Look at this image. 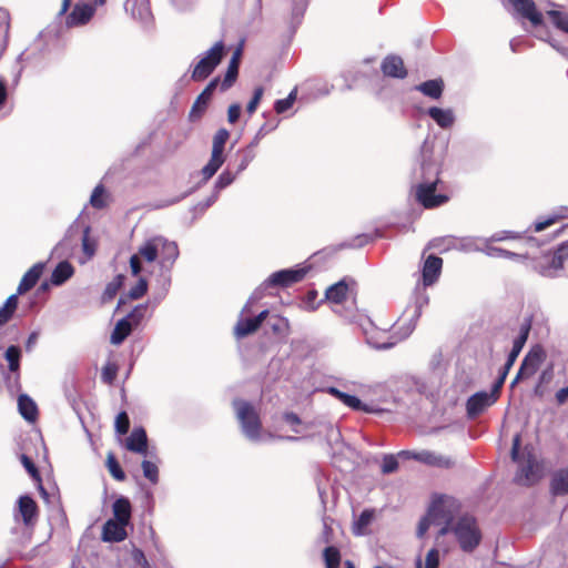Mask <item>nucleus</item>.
<instances>
[{
  "label": "nucleus",
  "instance_id": "f257e3e1",
  "mask_svg": "<svg viewBox=\"0 0 568 568\" xmlns=\"http://www.w3.org/2000/svg\"><path fill=\"white\" fill-rule=\"evenodd\" d=\"M440 171L442 161L424 149L422 162L413 173L412 190L416 201L425 209H434L448 201V196L435 193L440 182Z\"/></svg>",
  "mask_w": 568,
  "mask_h": 568
},
{
  "label": "nucleus",
  "instance_id": "f03ea898",
  "mask_svg": "<svg viewBox=\"0 0 568 568\" xmlns=\"http://www.w3.org/2000/svg\"><path fill=\"white\" fill-rule=\"evenodd\" d=\"M308 270L310 266H298L296 268H286L272 273L252 294L247 303L244 305L241 315L250 312L251 304L260 300L266 288L271 286L287 287L297 283L305 277Z\"/></svg>",
  "mask_w": 568,
  "mask_h": 568
},
{
  "label": "nucleus",
  "instance_id": "7ed1b4c3",
  "mask_svg": "<svg viewBox=\"0 0 568 568\" xmlns=\"http://www.w3.org/2000/svg\"><path fill=\"white\" fill-rule=\"evenodd\" d=\"M458 509V503L452 497L443 496L432 503L427 513L433 520V526L439 527L437 539L449 534L452 526L457 520Z\"/></svg>",
  "mask_w": 568,
  "mask_h": 568
},
{
  "label": "nucleus",
  "instance_id": "20e7f679",
  "mask_svg": "<svg viewBox=\"0 0 568 568\" xmlns=\"http://www.w3.org/2000/svg\"><path fill=\"white\" fill-rule=\"evenodd\" d=\"M236 417L240 422L243 435L253 443L262 442V424L255 408L247 402L236 399L233 402Z\"/></svg>",
  "mask_w": 568,
  "mask_h": 568
},
{
  "label": "nucleus",
  "instance_id": "39448f33",
  "mask_svg": "<svg viewBox=\"0 0 568 568\" xmlns=\"http://www.w3.org/2000/svg\"><path fill=\"white\" fill-rule=\"evenodd\" d=\"M462 550L471 552L481 540V532L474 517L464 515L457 518L450 531Z\"/></svg>",
  "mask_w": 568,
  "mask_h": 568
},
{
  "label": "nucleus",
  "instance_id": "423d86ee",
  "mask_svg": "<svg viewBox=\"0 0 568 568\" xmlns=\"http://www.w3.org/2000/svg\"><path fill=\"white\" fill-rule=\"evenodd\" d=\"M335 313L349 322H357L372 347L387 349L395 345V342H390L389 337L386 336V329H378L369 317L358 314H344L337 310Z\"/></svg>",
  "mask_w": 568,
  "mask_h": 568
},
{
  "label": "nucleus",
  "instance_id": "0eeeda50",
  "mask_svg": "<svg viewBox=\"0 0 568 568\" xmlns=\"http://www.w3.org/2000/svg\"><path fill=\"white\" fill-rule=\"evenodd\" d=\"M225 54L223 41H217L199 59L192 70L191 78L194 81H203L210 77L220 64Z\"/></svg>",
  "mask_w": 568,
  "mask_h": 568
},
{
  "label": "nucleus",
  "instance_id": "6e6552de",
  "mask_svg": "<svg viewBox=\"0 0 568 568\" xmlns=\"http://www.w3.org/2000/svg\"><path fill=\"white\" fill-rule=\"evenodd\" d=\"M538 272L547 277H556L568 267V258L560 246L557 251L545 254L537 263Z\"/></svg>",
  "mask_w": 568,
  "mask_h": 568
},
{
  "label": "nucleus",
  "instance_id": "1a4fd4ad",
  "mask_svg": "<svg viewBox=\"0 0 568 568\" xmlns=\"http://www.w3.org/2000/svg\"><path fill=\"white\" fill-rule=\"evenodd\" d=\"M159 258L158 236L146 240L130 258L132 275L138 276L142 271L141 261L153 263Z\"/></svg>",
  "mask_w": 568,
  "mask_h": 568
},
{
  "label": "nucleus",
  "instance_id": "9d476101",
  "mask_svg": "<svg viewBox=\"0 0 568 568\" xmlns=\"http://www.w3.org/2000/svg\"><path fill=\"white\" fill-rule=\"evenodd\" d=\"M518 237L517 233L511 231H503L491 235L489 239L480 240L483 242V252L490 257H501V258H520L523 257L520 254L490 245V242H499L508 239Z\"/></svg>",
  "mask_w": 568,
  "mask_h": 568
},
{
  "label": "nucleus",
  "instance_id": "9b49d317",
  "mask_svg": "<svg viewBox=\"0 0 568 568\" xmlns=\"http://www.w3.org/2000/svg\"><path fill=\"white\" fill-rule=\"evenodd\" d=\"M349 294V284L346 278L328 286L325 291V300L335 305L333 311L336 310L344 314H356L351 308H343L341 305L347 300Z\"/></svg>",
  "mask_w": 568,
  "mask_h": 568
},
{
  "label": "nucleus",
  "instance_id": "f8f14e48",
  "mask_svg": "<svg viewBox=\"0 0 568 568\" xmlns=\"http://www.w3.org/2000/svg\"><path fill=\"white\" fill-rule=\"evenodd\" d=\"M498 397L493 392H477L466 403L467 416L475 418L486 408L496 403Z\"/></svg>",
  "mask_w": 568,
  "mask_h": 568
},
{
  "label": "nucleus",
  "instance_id": "ddd939ff",
  "mask_svg": "<svg viewBox=\"0 0 568 568\" xmlns=\"http://www.w3.org/2000/svg\"><path fill=\"white\" fill-rule=\"evenodd\" d=\"M545 357L544 351L540 347H535L525 356L520 368L511 383V387L523 377L534 375L539 368Z\"/></svg>",
  "mask_w": 568,
  "mask_h": 568
},
{
  "label": "nucleus",
  "instance_id": "4468645a",
  "mask_svg": "<svg viewBox=\"0 0 568 568\" xmlns=\"http://www.w3.org/2000/svg\"><path fill=\"white\" fill-rule=\"evenodd\" d=\"M220 83V79L215 78L205 87V89L200 93V95L194 101L190 113L189 119L190 121L194 122L201 119L204 111L206 110V106L209 104V101L211 97L213 95V92L215 91L216 87Z\"/></svg>",
  "mask_w": 568,
  "mask_h": 568
},
{
  "label": "nucleus",
  "instance_id": "2eb2a0df",
  "mask_svg": "<svg viewBox=\"0 0 568 568\" xmlns=\"http://www.w3.org/2000/svg\"><path fill=\"white\" fill-rule=\"evenodd\" d=\"M531 327V321L530 318H526L519 328L518 336L513 342V348L508 354L507 361L504 364L503 368L506 369V372H509L513 367L514 363L516 362L518 355L520 354L527 338L529 335V331Z\"/></svg>",
  "mask_w": 568,
  "mask_h": 568
},
{
  "label": "nucleus",
  "instance_id": "dca6fc26",
  "mask_svg": "<svg viewBox=\"0 0 568 568\" xmlns=\"http://www.w3.org/2000/svg\"><path fill=\"white\" fill-rule=\"evenodd\" d=\"M159 263L163 268H170L179 257L178 244L163 236H158Z\"/></svg>",
  "mask_w": 568,
  "mask_h": 568
},
{
  "label": "nucleus",
  "instance_id": "f3484780",
  "mask_svg": "<svg viewBox=\"0 0 568 568\" xmlns=\"http://www.w3.org/2000/svg\"><path fill=\"white\" fill-rule=\"evenodd\" d=\"M513 6L514 10L520 14V17L529 20L532 26H539L542 23V14L537 10L536 4L532 0H508Z\"/></svg>",
  "mask_w": 568,
  "mask_h": 568
},
{
  "label": "nucleus",
  "instance_id": "a211bd4d",
  "mask_svg": "<svg viewBox=\"0 0 568 568\" xmlns=\"http://www.w3.org/2000/svg\"><path fill=\"white\" fill-rule=\"evenodd\" d=\"M538 471L531 458L520 463L519 469L515 475L514 480L520 486H532L538 480Z\"/></svg>",
  "mask_w": 568,
  "mask_h": 568
},
{
  "label": "nucleus",
  "instance_id": "6ab92c4d",
  "mask_svg": "<svg viewBox=\"0 0 568 568\" xmlns=\"http://www.w3.org/2000/svg\"><path fill=\"white\" fill-rule=\"evenodd\" d=\"M126 524L109 519L102 527V540L106 542H120L126 538Z\"/></svg>",
  "mask_w": 568,
  "mask_h": 568
},
{
  "label": "nucleus",
  "instance_id": "aec40b11",
  "mask_svg": "<svg viewBox=\"0 0 568 568\" xmlns=\"http://www.w3.org/2000/svg\"><path fill=\"white\" fill-rule=\"evenodd\" d=\"M326 393L334 396L339 402H342L345 406H347L354 410H363L366 413L374 412V409L371 406H368L367 404H364L358 397H356L354 395H349L347 393H344L336 387H327Z\"/></svg>",
  "mask_w": 568,
  "mask_h": 568
},
{
  "label": "nucleus",
  "instance_id": "412c9836",
  "mask_svg": "<svg viewBox=\"0 0 568 568\" xmlns=\"http://www.w3.org/2000/svg\"><path fill=\"white\" fill-rule=\"evenodd\" d=\"M94 8L88 3H77L71 11V13L67 17V26L68 27H77L85 24L90 21L92 16L94 14Z\"/></svg>",
  "mask_w": 568,
  "mask_h": 568
},
{
  "label": "nucleus",
  "instance_id": "4be33fe9",
  "mask_svg": "<svg viewBox=\"0 0 568 568\" xmlns=\"http://www.w3.org/2000/svg\"><path fill=\"white\" fill-rule=\"evenodd\" d=\"M381 68L386 77L404 79L407 75L403 59L395 54L387 55L383 60Z\"/></svg>",
  "mask_w": 568,
  "mask_h": 568
},
{
  "label": "nucleus",
  "instance_id": "5701e85b",
  "mask_svg": "<svg viewBox=\"0 0 568 568\" xmlns=\"http://www.w3.org/2000/svg\"><path fill=\"white\" fill-rule=\"evenodd\" d=\"M443 260L435 255H429L423 267V284L424 286L433 285L442 271Z\"/></svg>",
  "mask_w": 568,
  "mask_h": 568
},
{
  "label": "nucleus",
  "instance_id": "b1692460",
  "mask_svg": "<svg viewBox=\"0 0 568 568\" xmlns=\"http://www.w3.org/2000/svg\"><path fill=\"white\" fill-rule=\"evenodd\" d=\"M125 447L128 450L146 455L148 453V436L142 427H136L132 430L126 438Z\"/></svg>",
  "mask_w": 568,
  "mask_h": 568
},
{
  "label": "nucleus",
  "instance_id": "393cba45",
  "mask_svg": "<svg viewBox=\"0 0 568 568\" xmlns=\"http://www.w3.org/2000/svg\"><path fill=\"white\" fill-rule=\"evenodd\" d=\"M44 270L43 263H36L21 278L17 294L21 295L30 291L39 281Z\"/></svg>",
  "mask_w": 568,
  "mask_h": 568
},
{
  "label": "nucleus",
  "instance_id": "a878e982",
  "mask_svg": "<svg viewBox=\"0 0 568 568\" xmlns=\"http://www.w3.org/2000/svg\"><path fill=\"white\" fill-rule=\"evenodd\" d=\"M427 114L436 122L442 129H450L455 123V113L452 109H442L432 106L428 109Z\"/></svg>",
  "mask_w": 568,
  "mask_h": 568
},
{
  "label": "nucleus",
  "instance_id": "bb28decb",
  "mask_svg": "<svg viewBox=\"0 0 568 568\" xmlns=\"http://www.w3.org/2000/svg\"><path fill=\"white\" fill-rule=\"evenodd\" d=\"M236 178V174L231 173L229 170L223 171L214 183V191L211 196L203 203L202 209L210 207L219 197V193L231 185Z\"/></svg>",
  "mask_w": 568,
  "mask_h": 568
},
{
  "label": "nucleus",
  "instance_id": "cd10ccee",
  "mask_svg": "<svg viewBox=\"0 0 568 568\" xmlns=\"http://www.w3.org/2000/svg\"><path fill=\"white\" fill-rule=\"evenodd\" d=\"M18 509L23 524L26 526L33 525L38 510L36 501L29 496H21L18 500Z\"/></svg>",
  "mask_w": 568,
  "mask_h": 568
},
{
  "label": "nucleus",
  "instance_id": "c85d7f7f",
  "mask_svg": "<svg viewBox=\"0 0 568 568\" xmlns=\"http://www.w3.org/2000/svg\"><path fill=\"white\" fill-rule=\"evenodd\" d=\"M114 520L121 521L122 524H129L131 519V504L128 498H118L112 506Z\"/></svg>",
  "mask_w": 568,
  "mask_h": 568
},
{
  "label": "nucleus",
  "instance_id": "c756f323",
  "mask_svg": "<svg viewBox=\"0 0 568 568\" xmlns=\"http://www.w3.org/2000/svg\"><path fill=\"white\" fill-rule=\"evenodd\" d=\"M74 273L73 266L68 261L60 262L51 274V283L55 286L62 285Z\"/></svg>",
  "mask_w": 568,
  "mask_h": 568
},
{
  "label": "nucleus",
  "instance_id": "7c9ffc66",
  "mask_svg": "<svg viewBox=\"0 0 568 568\" xmlns=\"http://www.w3.org/2000/svg\"><path fill=\"white\" fill-rule=\"evenodd\" d=\"M424 95L432 99H439L443 94L444 82L440 79L428 80L415 87Z\"/></svg>",
  "mask_w": 568,
  "mask_h": 568
},
{
  "label": "nucleus",
  "instance_id": "2f4dec72",
  "mask_svg": "<svg viewBox=\"0 0 568 568\" xmlns=\"http://www.w3.org/2000/svg\"><path fill=\"white\" fill-rule=\"evenodd\" d=\"M132 326V323L125 317L118 321L110 337L111 344L120 345L130 335Z\"/></svg>",
  "mask_w": 568,
  "mask_h": 568
},
{
  "label": "nucleus",
  "instance_id": "473e14b6",
  "mask_svg": "<svg viewBox=\"0 0 568 568\" xmlns=\"http://www.w3.org/2000/svg\"><path fill=\"white\" fill-rule=\"evenodd\" d=\"M18 407L22 417L29 422H33L37 417V405L28 395H20L18 398Z\"/></svg>",
  "mask_w": 568,
  "mask_h": 568
},
{
  "label": "nucleus",
  "instance_id": "72a5a7b5",
  "mask_svg": "<svg viewBox=\"0 0 568 568\" xmlns=\"http://www.w3.org/2000/svg\"><path fill=\"white\" fill-rule=\"evenodd\" d=\"M239 58H240V51L237 50L230 63H229V67H227V71L225 73V77L221 83V90L222 91H225L227 90L229 88L232 87V84L234 83V81L236 80V77H237V73H239Z\"/></svg>",
  "mask_w": 568,
  "mask_h": 568
},
{
  "label": "nucleus",
  "instance_id": "f704fd0d",
  "mask_svg": "<svg viewBox=\"0 0 568 568\" xmlns=\"http://www.w3.org/2000/svg\"><path fill=\"white\" fill-rule=\"evenodd\" d=\"M225 161L224 154L221 153H211L210 161L202 169L201 173L203 175V181H209L223 165Z\"/></svg>",
  "mask_w": 568,
  "mask_h": 568
},
{
  "label": "nucleus",
  "instance_id": "c9c22d12",
  "mask_svg": "<svg viewBox=\"0 0 568 568\" xmlns=\"http://www.w3.org/2000/svg\"><path fill=\"white\" fill-rule=\"evenodd\" d=\"M258 327L260 325L257 324V321L254 317L243 318L241 316L234 327V334L237 338H243L257 331Z\"/></svg>",
  "mask_w": 568,
  "mask_h": 568
},
{
  "label": "nucleus",
  "instance_id": "e433bc0d",
  "mask_svg": "<svg viewBox=\"0 0 568 568\" xmlns=\"http://www.w3.org/2000/svg\"><path fill=\"white\" fill-rule=\"evenodd\" d=\"M131 12L134 18L144 23L149 22L152 17L149 0H133Z\"/></svg>",
  "mask_w": 568,
  "mask_h": 568
},
{
  "label": "nucleus",
  "instance_id": "4c0bfd02",
  "mask_svg": "<svg viewBox=\"0 0 568 568\" xmlns=\"http://www.w3.org/2000/svg\"><path fill=\"white\" fill-rule=\"evenodd\" d=\"M18 306V294L10 295L0 307V326L7 324L13 316Z\"/></svg>",
  "mask_w": 568,
  "mask_h": 568
},
{
  "label": "nucleus",
  "instance_id": "58836bf2",
  "mask_svg": "<svg viewBox=\"0 0 568 568\" xmlns=\"http://www.w3.org/2000/svg\"><path fill=\"white\" fill-rule=\"evenodd\" d=\"M551 491L555 495L568 494V469L558 471L551 480Z\"/></svg>",
  "mask_w": 568,
  "mask_h": 568
},
{
  "label": "nucleus",
  "instance_id": "ea45409f",
  "mask_svg": "<svg viewBox=\"0 0 568 568\" xmlns=\"http://www.w3.org/2000/svg\"><path fill=\"white\" fill-rule=\"evenodd\" d=\"M374 519V510L366 509L364 510L353 526V531L357 536H362L366 534L367 527L372 524Z\"/></svg>",
  "mask_w": 568,
  "mask_h": 568
},
{
  "label": "nucleus",
  "instance_id": "a19ab883",
  "mask_svg": "<svg viewBox=\"0 0 568 568\" xmlns=\"http://www.w3.org/2000/svg\"><path fill=\"white\" fill-rule=\"evenodd\" d=\"M547 16L551 20L552 24L558 28L559 30L568 33V13L551 9L547 11Z\"/></svg>",
  "mask_w": 568,
  "mask_h": 568
},
{
  "label": "nucleus",
  "instance_id": "79ce46f5",
  "mask_svg": "<svg viewBox=\"0 0 568 568\" xmlns=\"http://www.w3.org/2000/svg\"><path fill=\"white\" fill-rule=\"evenodd\" d=\"M4 357L9 364V371L17 373L20 367L21 351L18 346L11 345L7 348Z\"/></svg>",
  "mask_w": 568,
  "mask_h": 568
},
{
  "label": "nucleus",
  "instance_id": "37998d69",
  "mask_svg": "<svg viewBox=\"0 0 568 568\" xmlns=\"http://www.w3.org/2000/svg\"><path fill=\"white\" fill-rule=\"evenodd\" d=\"M123 276L118 275L114 277L108 285L105 286V290L102 294V302L106 303L114 298V296L118 294L120 287L122 286Z\"/></svg>",
  "mask_w": 568,
  "mask_h": 568
},
{
  "label": "nucleus",
  "instance_id": "c03bdc74",
  "mask_svg": "<svg viewBox=\"0 0 568 568\" xmlns=\"http://www.w3.org/2000/svg\"><path fill=\"white\" fill-rule=\"evenodd\" d=\"M323 557H324L326 568H338L339 567L341 554L336 547H334V546L326 547L323 551Z\"/></svg>",
  "mask_w": 568,
  "mask_h": 568
},
{
  "label": "nucleus",
  "instance_id": "a18cd8bd",
  "mask_svg": "<svg viewBox=\"0 0 568 568\" xmlns=\"http://www.w3.org/2000/svg\"><path fill=\"white\" fill-rule=\"evenodd\" d=\"M229 138L230 132L226 129H220L213 136L212 152L223 154Z\"/></svg>",
  "mask_w": 568,
  "mask_h": 568
},
{
  "label": "nucleus",
  "instance_id": "49530a36",
  "mask_svg": "<svg viewBox=\"0 0 568 568\" xmlns=\"http://www.w3.org/2000/svg\"><path fill=\"white\" fill-rule=\"evenodd\" d=\"M142 470L143 475L146 479H149L152 484H158L159 481V467L155 463L151 460L142 462Z\"/></svg>",
  "mask_w": 568,
  "mask_h": 568
},
{
  "label": "nucleus",
  "instance_id": "de8ad7c7",
  "mask_svg": "<svg viewBox=\"0 0 568 568\" xmlns=\"http://www.w3.org/2000/svg\"><path fill=\"white\" fill-rule=\"evenodd\" d=\"M297 90L294 89L290 92V94L285 99H281L275 101L274 110L276 113L281 114L292 108L293 103L296 100Z\"/></svg>",
  "mask_w": 568,
  "mask_h": 568
},
{
  "label": "nucleus",
  "instance_id": "09e8293b",
  "mask_svg": "<svg viewBox=\"0 0 568 568\" xmlns=\"http://www.w3.org/2000/svg\"><path fill=\"white\" fill-rule=\"evenodd\" d=\"M106 466L110 471V474L116 479V480H124L125 474L121 469L119 463L116 462L113 454H109L106 458Z\"/></svg>",
  "mask_w": 568,
  "mask_h": 568
},
{
  "label": "nucleus",
  "instance_id": "8fccbe9b",
  "mask_svg": "<svg viewBox=\"0 0 568 568\" xmlns=\"http://www.w3.org/2000/svg\"><path fill=\"white\" fill-rule=\"evenodd\" d=\"M562 211H565V213L561 214V215L554 214V215L547 217L544 221H537L534 224V231L535 232H541L545 229H547L548 226L555 224L558 220H560V219H568V209H564Z\"/></svg>",
  "mask_w": 568,
  "mask_h": 568
},
{
  "label": "nucleus",
  "instance_id": "3c124183",
  "mask_svg": "<svg viewBox=\"0 0 568 568\" xmlns=\"http://www.w3.org/2000/svg\"><path fill=\"white\" fill-rule=\"evenodd\" d=\"M89 234H90V227L87 226L83 230V235H82V250H83L84 254L87 255V260H90L95 253V242L90 239Z\"/></svg>",
  "mask_w": 568,
  "mask_h": 568
},
{
  "label": "nucleus",
  "instance_id": "603ef678",
  "mask_svg": "<svg viewBox=\"0 0 568 568\" xmlns=\"http://www.w3.org/2000/svg\"><path fill=\"white\" fill-rule=\"evenodd\" d=\"M255 152L251 148H245L242 151H240V163L237 166V173L244 171L248 164L254 160Z\"/></svg>",
  "mask_w": 568,
  "mask_h": 568
},
{
  "label": "nucleus",
  "instance_id": "864d4df0",
  "mask_svg": "<svg viewBox=\"0 0 568 568\" xmlns=\"http://www.w3.org/2000/svg\"><path fill=\"white\" fill-rule=\"evenodd\" d=\"M104 189L101 184L97 185L91 194L90 204L95 209H102L105 206L103 199Z\"/></svg>",
  "mask_w": 568,
  "mask_h": 568
},
{
  "label": "nucleus",
  "instance_id": "5fc2aeb1",
  "mask_svg": "<svg viewBox=\"0 0 568 568\" xmlns=\"http://www.w3.org/2000/svg\"><path fill=\"white\" fill-rule=\"evenodd\" d=\"M118 366L114 363H106L102 368L101 378L105 384H112L116 377Z\"/></svg>",
  "mask_w": 568,
  "mask_h": 568
},
{
  "label": "nucleus",
  "instance_id": "6e6d98bb",
  "mask_svg": "<svg viewBox=\"0 0 568 568\" xmlns=\"http://www.w3.org/2000/svg\"><path fill=\"white\" fill-rule=\"evenodd\" d=\"M481 239H473V237H465V239H462L459 241V246L458 248L462 250V251H465V252H473V251H481L483 252V247H480L477 242H479L480 244H483V242L480 241Z\"/></svg>",
  "mask_w": 568,
  "mask_h": 568
},
{
  "label": "nucleus",
  "instance_id": "4d7b16f0",
  "mask_svg": "<svg viewBox=\"0 0 568 568\" xmlns=\"http://www.w3.org/2000/svg\"><path fill=\"white\" fill-rule=\"evenodd\" d=\"M148 291V282L144 277H140L138 283L129 291V296L132 300L142 297Z\"/></svg>",
  "mask_w": 568,
  "mask_h": 568
},
{
  "label": "nucleus",
  "instance_id": "13d9d810",
  "mask_svg": "<svg viewBox=\"0 0 568 568\" xmlns=\"http://www.w3.org/2000/svg\"><path fill=\"white\" fill-rule=\"evenodd\" d=\"M130 420L129 416L125 412H121L118 414L115 418V430L120 435H124L129 432Z\"/></svg>",
  "mask_w": 568,
  "mask_h": 568
},
{
  "label": "nucleus",
  "instance_id": "bf43d9fd",
  "mask_svg": "<svg viewBox=\"0 0 568 568\" xmlns=\"http://www.w3.org/2000/svg\"><path fill=\"white\" fill-rule=\"evenodd\" d=\"M398 468V462L394 455H385L383 457L382 473L392 474Z\"/></svg>",
  "mask_w": 568,
  "mask_h": 568
},
{
  "label": "nucleus",
  "instance_id": "052dcab7",
  "mask_svg": "<svg viewBox=\"0 0 568 568\" xmlns=\"http://www.w3.org/2000/svg\"><path fill=\"white\" fill-rule=\"evenodd\" d=\"M145 310H146V305H138L135 306L132 312L125 317L128 318L132 325H138L141 320L144 317V314H145Z\"/></svg>",
  "mask_w": 568,
  "mask_h": 568
},
{
  "label": "nucleus",
  "instance_id": "680f3d73",
  "mask_svg": "<svg viewBox=\"0 0 568 568\" xmlns=\"http://www.w3.org/2000/svg\"><path fill=\"white\" fill-rule=\"evenodd\" d=\"M263 93H264V90L262 87H258L254 90L253 98L251 99V101L248 102V104L246 106V111L250 114H252L256 111V108H257L258 103L261 102Z\"/></svg>",
  "mask_w": 568,
  "mask_h": 568
},
{
  "label": "nucleus",
  "instance_id": "e2e57ef3",
  "mask_svg": "<svg viewBox=\"0 0 568 568\" xmlns=\"http://www.w3.org/2000/svg\"><path fill=\"white\" fill-rule=\"evenodd\" d=\"M439 566V551L436 548H432L425 558V568H438Z\"/></svg>",
  "mask_w": 568,
  "mask_h": 568
},
{
  "label": "nucleus",
  "instance_id": "0e129e2a",
  "mask_svg": "<svg viewBox=\"0 0 568 568\" xmlns=\"http://www.w3.org/2000/svg\"><path fill=\"white\" fill-rule=\"evenodd\" d=\"M433 525L432 518H429V514L427 513L420 520L417 527V537L422 538L428 530V528Z\"/></svg>",
  "mask_w": 568,
  "mask_h": 568
},
{
  "label": "nucleus",
  "instance_id": "69168bd1",
  "mask_svg": "<svg viewBox=\"0 0 568 568\" xmlns=\"http://www.w3.org/2000/svg\"><path fill=\"white\" fill-rule=\"evenodd\" d=\"M21 463L24 466V468L27 469V471L33 478L39 479L38 469H37L36 465L33 464V462L27 455L21 456Z\"/></svg>",
  "mask_w": 568,
  "mask_h": 568
},
{
  "label": "nucleus",
  "instance_id": "338daca9",
  "mask_svg": "<svg viewBox=\"0 0 568 568\" xmlns=\"http://www.w3.org/2000/svg\"><path fill=\"white\" fill-rule=\"evenodd\" d=\"M437 455L429 452H420L414 455V459L424 462L428 465H435Z\"/></svg>",
  "mask_w": 568,
  "mask_h": 568
},
{
  "label": "nucleus",
  "instance_id": "774afa93",
  "mask_svg": "<svg viewBox=\"0 0 568 568\" xmlns=\"http://www.w3.org/2000/svg\"><path fill=\"white\" fill-rule=\"evenodd\" d=\"M240 114H241V105L237 103L231 104L227 110V121L231 124H234L239 120Z\"/></svg>",
  "mask_w": 568,
  "mask_h": 568
}]
</instances>
